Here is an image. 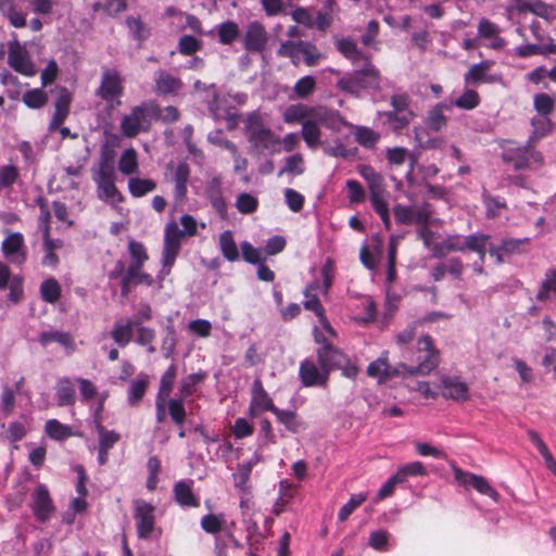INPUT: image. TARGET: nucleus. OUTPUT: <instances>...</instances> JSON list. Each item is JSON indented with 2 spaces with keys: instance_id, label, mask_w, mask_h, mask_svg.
<instances>
[{
  "instance_id": "1",
  "label": "nucleus",
  "mask_w": 556,
  "mask_h": 556,
  "mask_svg": "<svg viewBox=\"0 0 556 556\" xmlns=\"http://www.w3.org/2000/svg\"><path fill=\"white\" fill-rule=\"evenodd\" d=\"M282 117L287 124L302 122L301 137L312 150L320 144L321 127L332 131H340L344 126L354 127L345 122L339 112L325 106L308 108L304 104H292L285 110Z\"/></svg>"
},
{
  "instance_id": "2",
  "label": "nucleus",
  "mask_w": 556,
  "mask_h": 556,
  "mask_svg": "<svg viewBox=\"0 0 556 556\" xmlns=\"http://www.w3.org/2000/svg\"><path fill=\"white\" fill-rule=\"evenodd\" d=\"M388 354L387 351L382 352L380 357L367 366V376L376 379L379 384L387 382L389 379L402 372L426 376L439 365V352L435 350L433 341L428 334L421 336L417 341V366L401 364L399 367H392L389 363Z\"/></svg>"
},
{
  "instance_id": "3",
  "label": "nucleus",
  "mask_w": 556,
  "mask_h": 556,
  "mask_svg": "<svg viewBox=\"0 0 556 556\" xmlns=\"http://www.w3.org/2000/svg\"><path fill=\"white\" fill-rule=\"evenodd\" d=\"M344 354L331 344L320 346L316 358L307 357L300 364L299 378L306 388L325 387L330 372L342 365Z\"/></svg>"
},
{
  "instance_id": "4",
  "label": "nucleus",
  "mask_w": 556,
  "mask_h": 556,
  "mask_svg": "<svg viewBox=\"0 0 556 556\" xmlns=\"http://www.w3.org/2000/svg\"><path fill=\"white\" fill-rule=\"evenodd\" d=\"M180 225L182 230L178 228L176 222H169L164 229V247L162 252V268L159 274V279L163 280L169 275L176 257L180 251L181 239L184 235L194 236L197 233L198 223L193 216L185 214L180 217Z\"/></svg>"
},
{
  "instance_id": "5",
  "label": "nucleus",
  "mask_w": 556,
  "mask_h": 556,
  "mask_svg": "<svg viewBox=\"0 0 556 556\" xmlns=\"http://www.w3.org/2000/svg\"><path fill=\"white\" fill-rule=\"evenodd\" d=\"M244 134L250 143V152L253 154L274 155L281 151L280 137L265 125V122L257 111L247 115L244 121Z\"/></svg>"
},
{
  "instance_id": "6",
  "label": "nucleus",
  "mask_w": 556,
  "mask_h": 556,
  "mask_svg": "<svg viewBox=\"0 0 556 556\" xmlns=\"http://www.w3.org/2000/svg\"><path fill=\"white\" fill-rule=\"evenodd\" d=\"M159 114L157 105L153 101L142 102L131 109L130 113L121 121V131L125 137L134 138L147 131L152 119Z\"/></svg>"
},
{
  "instance_id": "7",
  "label": "nucleus",
  "mask_w": 556,
  "mask_h": 556,
  "mask_svg": "<svg viewBox=\"0 0 556 556\" xmlns=\"http://www.w3.org/2000/svg\"><path fill=\"white\" fill-rule=\"evenodd\" d=\"M338 86L346 92L359 96L367 89L377 90L380 88V73L375 65L367 62L364 68L342 77L338 81Z\"/></svg>"
},
{
  "instance_id": "8",
  "label": "nucleus",
  "mask_w": 556,
  "mask_h": 556,
  "mask_svg": "<svg viewBox=\"0 0 556 556\" xmlns=\"http://www.w3.org/2000/svg\"><path fill=\"white\" fill-rule=\"evenodd\" d=\"M394 219L399 225H425L429 224L432 216V208L428 202L419 204H395L393 206Z\"/></svg>"
},
{
  "instance_id": "9",
  "label": "nucleus",
  "mask_w": 556,
  "mask_h": 556,
  "mask_svg": "<svg viewBox=\"0 0 556 556\" xmlns=\"http://www.w3.org/2000/svg\"><path fill=\"white\" fill-rule=\"evenodd\" d=\"M504 160L513 164L516 170L540 167L543 164V155L533 148V143L528 141L526 146L518 147L505 152Z\"/></svg>"
},
{
  "instance_id": "10",
  "label": "nucleus",
  "mask_w": 556,
  "mask_h": 556,
  "mask_svg": "<svg viewBox=\"0 0 556 556\" xmlns=\"http://www.w3.org/2000/svg\"><path fill=\"white\" fill-rule=\"evenodd\" d=\"M123 91V80L119 73L115 70L103 71L100 85L96 90V96L113 105L114 103H121L119 98Z\"/></svg>"
},
{
  "instance_id": "11",
  "label": "nucleus",
  "mask_w": 556,
  "mask_h": 556,
  "mask_svg": "<svg viewBox=\"0 0 556 556\" xmlns=\"http://www.w3.org/2000/svg\"><path fill=\"white\" fill-rule=\"evenodd\" d=\"M8 63L15 72L31 77L37 71L25 45L14 40L9 43Z\"/></svg>"
},
{
  "instance_id": "12",
  "label": "nucleus",
  "mask_w": 556,
  "mask_h": 556,
  "mask_svg": "<svg viewBox=\"0 0 556 556\" xmlns=\"http://www.w3.org/2000/svg\"><path fill=\"white\" fill-rule=\"evenodd\" d=\"M264 410L271 412L275 415L278 407L275 406L271 397L264 389L262 381L260 379H255L252 383L248 416L250 418H255Z\"/></svg>"
},
{
  "instance_id": "13",
  "label": "nucleus",
  "mask_w": 556,
  "mask_h": 556,
  "mask_svg": "<svg viewBox=\"0 0 556 556\" xmlns=\"http://www.w3.org/2000/svg\"><path fill=\"white\" fill-rule=\"evenodd\" d=\"M453 472L456 482L465 489L473 488L479 493L486 495L494 501L498 500V492L491 486L484 477L464 471L457 467L453 468Z\"/></svg>"
},
{
  "instance_id": "14",
  "label": "nucleus",
  "mask_w": 556,
  "mask_h": 556,
  "mask_svg": "<svg viewBox=\"0 0 556 556\" xmlns=\"http://www.w3.org/2000/svg\"><path fill=\"white\" fill-rule=\"evenodd\" d=\"M155 508L144 501L135 503L134 518L136 520L137 533L140 539H148L155 529Z\"/></svg>"
},
{
  "instance_id": "15",
  "label": "nucleus",
  "mask_w": 556,
  "mask_h": 556,
  "mask_svg": "<svg viewBox=\"0 0 556 556\" xmlns=\"http://www.w3.org/2000/svg\"><path fill=\"white\" fill-rule=\"evenodd\" d=\"M268 34L257 21L248 24L242 37L243 48L249 52L262 53L268 43Z\"/></svg>"
},
{
  "instance_id": "16",
  "label": "nucleus",
  "mask_w": 556,
  "mask_h": 556,
  "mask_svg": "<svg viewBox=\"0 0 556 556\" xmlns=\"http://www.w3.org/2000/svg\"><path fill=\"white\" fill-rule=\"evenodd\" d=\"M31 510L39 521H47L54 511V506L45 484H39L31 493Z\"/></svg>"
},
{
  "instance_id": "17",
  "label": "nucleus",
  "mask_w": 556,
  "mask_h": 556,
  "mask_svg": "<svg viewBox=\"0 0 556 556\" xmlns=\"http://www.w3.org/2000/svg\"><path fill=\"white\" fill-rule=\"evenodd\" d=\"M358 174L365 179L369 189L370 203L387 201V190L383 177L377 173L371 166L361 165Z\"/></svg>"
},
{
  "instance_id": "18",
  "label": "nucleus",
  "mask_w": 556,
  "mask_h": 556,
  "mask_svg": "<svg viewBox=\"0 0 556 556\" xmlns=\"http://www.w3.org/2000/svg\"><path fill=\"white\" fill-rule=\"evenodd\" d=\"M441 394L445 399L465 402L469 399L468 384L457 376H443L440 382Z\"/></svg>"
},
{
  "instance_id": "19",
  "label": "nucleus",
  "mask_w": 556,
  "mask_h": 556,
  "mask_svg": "<svg viewBox=\"0 0 556 556\" xmlns=\"http://www.w3.org/2000/svg\"><path fill=\"white\" fill-rule=\"evenodd\" d=\"M2 252L11 263L23 264L26 260V251L22 233H10L2 242Z\"/></svg>"
},
{
  "instance_id": "20",
  "label": "nucleus",
  "mask_w": 556,
  "mask_h": 556,
  "mask_svg": "<svg viewBox=\"0 0 556 556\" xmlns=\"http://www.w3.org/2000/svg\"><path fill=\"white\" fill-rule=\"evenodd\" d=\"M491 65L492 62L488 60L472 64L464 75L465 84L468 86H478L480 84H493L498 81V76L489 74Z\"/></svg>"
},
{
  "instance_id": "21",
  "label": "nucleus",
  "mask_w": 556,
  "mask_h": 556,
  "mask_svg": "<svg viewBox=\"0 0 556 556\" xmlns=\"http://www.w3.org/2000/svg\"><path fill=\"white\" fill-rule=\"evenodd\" d=\"M173 168L174 197L177 202H182L187 197L190 168L186 162H179Z\"/></svg>"
},
{
  "instance_id": "22",
  "label": "nucleus",
  "mask_w": 556,
  "mask_h": 556,
  "mask_svg": "<svg viewBox=\"0 0 556 556\" xmlns=\"http://www.w3.org/2000/svg\"><path fill=\"white\" fill-rule=\"evenodd\" d=\"M97 186L98 198L117 210L118 204L124 201L123 194L115 185V179H104L94 181Z\"/></svg>"
},
{
  "instance_id": "23",
  "label": "nucleus",
  "mask_w": 556,
  "mask_h": 556,
  "mask_svg": "<svg viewBox=\"0 0 556 556\" xmlns=\"http://www.w3.org/2000/svg\"><path fill=\"white\" fill-rule=\"evenodd\" d=\"M154 90L157 94L175 93L182 88L181 80L166 71L154 73Z\"/></svg>"
},
{
  "instance_id": "24",
  "label": "nucleus",
  "mask_w": 556,
  "mask_h": 556,
  "mask_svg": "<svg viewBox=\"0 0 556 556\" xmlns=\"http://www.w3.org/2000/svg\"><path fill=\"white\" fill-rule=\"evenodd\" d=\"M334 45L338 51L352 63L355 64L361 61L369 62V56L358 48L355 40L351 37L336 39Z\"/></svg>"
},
{
  "instance_id": "25",
  "label": "nucleus",
  "mask_w": 556,
  "mask_h": 556,
  "mask_svg": "<svg viewBox=\"0 0 556 556\" xmlns=\"http://www.w3.org/2000/svg\"><path fill=\"white\" fill-rule=\"evenodd\" d=\"M465 240L463 235H451L438 242L432 248L434 257H443L452 252H464Z\"/></svg>"
},
{
  "instance_id": "26",
  "label": "nucleus",
  "mask_w": 556,
  "mask_h": 556,
  "mask_svg": "<svg viewBox=\"0 0 556 556\" xmlns=\"http://www.w3.org/2000/svg\"><path fill=\"white\" fill-rule=\"evenodd\" d=\"M205 197L219 214L224 215L226 213V202L223 197L222 179L219 177H212L207 180Z\"/></svg>"
},
{
  "instance_id": "27",
  "label": "nucleus",
  "mask_w": 556,
  "mask_h": 556,
  "mask_svg": "<svg viewBox=\"0 0 556 556\" xmlns=\"http://www.w3.org/2000/svg\"><path fill=\"white\" fill-rule=\"evenodd\" d=\"M59 406H73L76 402L75 383L68 377H62L55 384Z\"/></svg>"
},
{
  "instance_id": "28",
  "label": "nucleus",
  "mask_w": 556,
  "mask_h": 556,
  "mask_svg": "<svg viewBox=\"0 0 556 556\" xmlns=\"http://www.w3.org/2000/svg\"><path fill=\"white\" fill-rule=\"evenodd\" d=\"M117 167L124 176L132 177L138 175L140 166L137 151L134 148L125 149L118 159Z\"/></svg>"
},
{
  "instance_id": "29",
  "label": "nucleus",
  "mask_w": 556,
  "mask_h": 556,
  "mask_svg": "<svg viewBox=\"0 0 556 556\" xmlns=\"http://www.w3.org/2000/svg\"><path fill=\"white\" fill-rule=\"evenodd\" d=\"M192 484H193V482L190 480L189 481L181 480V481H178L174 485L175 500L180 506H186V507L199 506V498L193 494Z\"/></svg>"
},
{
  "instance_id": "30",
  "label": "nucleus",
  "mask_w": 556,
  "mask_h": 556,
  "mask_svg": "<svg viewBox=\"0 0 556 556\" xmlns=\"http://www.w3.org/2000/svg\"><path fill=\"white\" fill-rule=\"evenodd\" d=\"M275 416L278 422L283 425L286 429L292 433H299L306 430L307 428L306 422L302 420L293 410L278 408V410L275 413Z\"/></svg>"
},
{
  "instance_id": "31",
  "label": "nucleus",
  "mask_w": 556,
  "mask_h": 556,
  "mask_svg": "<svg viewBox=\"0 0 556 556\" xmlns=\"http://www.w3.org/2000/svg\"><path fill=\"white\" fill-rule=\"evenodd\" d=\"M216 34L218 41L223 45H231L240 34L239 26L233 21H226L217 24L207 35Z\"/></svg>"
},
{
  "instance_id": "32",
  "label": "nucleus",
  "mask_w": 556,
  "mask_h": 556,
  "mask_svg": "<svg viewBox=\"0 0 556 556\" xmlns=\"http://www.w3.org/2000/svg\"><path fill=\"white\" fill-rule=\"evenodd\" d=\"M134 327L136 326L129 319L117 320L114 323L111 337L118 346L125 348L131 341Z\"/></svg>"
},
{
  "instance_id": "33",
  "label": "nucleus",
  "mask_w": 556,
  "mask_h": 556,
  "mask_svg": "<svg viewBox=\"0 0 556 556\" xmlns=\"http://www.w3.org/2000/svg\"><path fill=\"white\" fill-rule=\"evenodd\" d=\"M128 191L134 198H142L156 189V182L151 178L132 176L128 179Z\"/></svg>"
},
{
  "instance_id": "34",
  "label": "nucleus",
  "mask_w": 556,
  "mask_h": 556,
  "mask_svg": "<svg viewBox=\"0 0 556 556\" xmlns=\"http://www.w3.org/2000/svg\"><path fill=\"white\" fill-rule=\"evenodd\" d=\"M319 288V281L317 280L309 283L304 290L305 300L303 302L304 308L313 312L317 318L325 314V309L317 295Z\"/></svg>"
},
{
  "instance_id": "35",
  "label": "nucleus",
  "mask_w": 556,
  "mask_h": 556,
  "mask_svg": "<svg viewBox=\"0 0 556 556\" xmlns=\"http://www.w3.org/2000/svg\"><path fill=\"white\" fill-rule=\"evenodd\" d=\"M149 384V378L146 374H139L136 379L129 382L127 391V402L130 406H136L143 397Z\"/></svg>"
},
{
  "instance_id": "36",
  "label": "nucleus",
  "mask_w": 556,
  "mask_h": 556,
  "mask_svg": "<svg viewBox=\"0 0 556 556\" xmlns=\"http://www.w3.org/2000/svg\"><path fill=\"white\" fill-rule=\"evenodd\" d=\"M451 109L452 104H448L445 101L438 103L428 113L427 126L434 131H439L444 128L447 123L444 111H450Z\"/></svg>"
},
{
  "instance_id": "37",
  "label": "nucleus",
  "mask_w": 556,
  "mask_h": 556,
  "mask_svg": "<svg viewBox=\"0 0 556 556\" xmlns=\"http://www.w3.org/2000/svg\"><path fill=\"white\" fill-rule=\"evenodd\" d=\"M220 253L228 262H236L239 260V251L237 243L233 239L232 231L225 230L220 233L218 240Z\"/></svg>"
},
{
  "instance_id": "38",
  "label": "nucleus",
  "mask_w": 556,
  "mask_h": 556,
  "mask_svg": "<svg viewBox=\"0 0 556 556\" xmlns=\"http://www.w3.org/2000/svg\"><path fill=\"white\" fill-rule=\"evenodd\" d=\"M305 172L304 157L301 153H294L285 159L283 166L279 169L278 176L293 175L299 176Z\"/></svg>"
},
{
  "instance_id": "39",
  "label": "nucleus",
  "mask_w": 556,
  "mask_h": 556,
  "mask_svg": "<svg viewBox=\"0 0 556 556\" xmlns=\"http://www.w3.org/2000/svg\"><path fill=\"white\" fill-rule=\"evenodd\" d=\"M201 528L208 534H216L226 528L224 514H207L201 518Z\"/></svg>"
},
{
  "instance_id": "40",
  "label": "nucleus",
  "mask_w": 556,
  "mask_h": 556,
  "mask_svg": "<svg viewBox=\"0 0 556 556\" xmlns=\"http://www.w3.org/2000/svg\"><path fill=\"white\" fill-rule=\"evenodd\" d=\"M39 341L42 345H48L51 342H58L68 350H74V340L72 336L63 331H46L40 334Z\"/></svg>"
},
{
  "instance_id": "41",
  "label": "nucleus",
  "mask_w": 556,
  "mask_h": 556,
  "mask_svg": "<svg viewBox=\"0 0 556 556\" xmlns=\"http://www.w3.org/2000/svg\"><path fill=\"white\" fill-rule=\"evenodd\" d=\"M115 178V169L112 161L108 155L102 154L98 165L92 168L93 181Z\"/></svg>"
},
{
  "instance_id": "42",
  "label": "nucleus",
  "mask_w": 556,
  "mask_h": 556,
  "mask_svg": "<svg viewBox=\"0 0 556 556\" xmlns=\"http://www.w3.org/2000/svg\"><path fill=\"white\" fill-rule=\"evenodd\" d=\"M299 55H302L307 66H315L323 59L318 48L309 41L299 40Z\"/></svg>"
},
{
  "instance_id": "43",
  "label": "nucleus",
  "mask_w": 556,
  "mask_h": 556,
  "mask_svg": "<svg viewBox=\"0 0 556 556\" xmlns=\"http://www.w3.org/2000/svg\"><path fill=\"white\" fill-rule=\"evenodd\" d=\"M318 320H319V326L314 327L313 333H314L315 341L317 343L321 344V346H323V345L329 344L328 340L330 338L336 337V331L332 328V326L330 325V323L327 319L325 314L321 315L320 317H318Z\"/></svg>"
},
{
  "instance_id": "44",
  "label": "nucleus",
  "mask_w": 556,
  "mask_h": 556,
  "mask_svg": "<svg viewBox=\"0 0 556 556\" xmlns=\"http://www.w3.org/2000/svg\"><path fill=\"white\" fill-rule=\"evenodd\" d=\"M126 285H146L148 287L153 285L151 275L142 270V266L130 265L126 270Z\"/></svg>"
},
{
  "instance_id": "45",
  "label": "nucleus",
  "mask_w": 556,
  "mask_h": 556,
  "mask_svg": "<svg viewBox=\"0 0 556 556\" xmlns=\"http://www.w3.org/2000/svg\"><path fill=\"white\" fill-rule=\"evenodd\" d=\"M453 106L462 110H473L480 104V97L477 91L466 88L464 92L453 102H450Z\"/></svg>"
},
{
  "instance_id": "46",
  "label": "nucleus",
  "mask_w": 556,
  "mask_h": 556,
  "mask_svg": "<svg viewBox=\"0 0 556 556\" xmlns=\"http://www.w3.org/2000/svg\"><path fill=\"white\" fill-rule=\"evenodd\" d=\"M40 295L47 303H55L61 296V287L56 279L49 278L40 285Z\"/></svg>"
},
{
  "instance_id": "47",
  "label": "nucleus",
  "mask_w": 556,
  "mask_h": 556,
  "mask_svg": "<svg viewBox=\"0 0 556 556\" xmlns=\"http://www.w3.org/2000/svg\"><path fill=\"white\" fill-rule=\"evenodd\" d=\"M96 430L99 437V447L110 451L115 443H117L121 439V434L114 430L105 429L101 422L96 424Z\"/></svg>"
},
{
  "instance_id": "48",
  "label": "nucleus",
  "mask_w": 556,
  "mask_h": 556,
  "mask_svg": "<svg viewBox=\"0 0 556 556\" xmlns=\"http://www.w3.org/2000/svg\"><path fill=\"white\" fill-rule=\"evenodd\" d=\"M367 496L368 494L366 492L352 494L348 503L344 504L339 510L338 519L341 522L345 521L353 514V511L367 500Z\"/></svg>"
},
{
  "instance_id": "49",
  "label": "nucleus",
  "mask_w": 556,
  "mask_h": 556,
  "mask_svg": "<svg viewBox=\"0 0 556 556\" xmlns=\"http://www.w3.org/2000/svg\"><path fill=\"white\" fill-rule=\"evenodd\" d=\"M176 374V366L170 365L161 378L156 397L168 400L174 386Z\"/></svg>"
},
{
  "instance_id": "50",
  "label": "nucleus",
  "mask_w": 556,
  "mask_h": 556,
  "mask_svg": "<svg viewBox=\"0 0 556 556\" xmlns=\"http://www.w3.org/2000/svg\"><path fill=\"white\" fill-rule=\"evenodd\" d=\"M395 475L403 483L409 477L426 476L427 470L425 469L424 465L420 462H412L399 467Z\"/></svg>"
},
{
  "instance_id": "51",
  "label": "nucleus",
  "mask_w": 556,
  "mask_h": 556,
  "mask_svg": "<svg viewBox=\"0 0 556 556\" xmlns=\"http://www.w3.org/2000/svg\"><path fill=\"white\" fill-rule=\"evenodd\" d=\"M46 433L53 440H64L72 435L71 428L56 419H49L45 426Z\"/></svg>"
},
{
  "instance_id": "52",
  "label": "nucleus",
  "mask_w": 556,
  "mask_h": 556,
  "mask_svg": "<svg viewBox=\"0 0 556 556\" xmlns=\"http://www.w3.org/2000/svg\"><path fill=\"white\" fill-rule=\"evenodd\" d=\"M1 14L8 20L9 24L15 28H23L27 24L26 13L20 9L15 2Z\"/></svg>"
},
{
  "instance_id": "53",
  "label": "nucleus",
  "mask_w": 556,
  "mask_h": 556,
  "mask_svg": "<svg viewBox=\"0 0 556 556\" xmlns=\"http://www.w3.org/2000/svg\"><path fill=\"white\" fill-rule=\"evenodd\" d=\"M355 139L361 146L372 148L378 142L379 135L368 127L356 126Z\"/></svg>"
},
{
  "instance_id": "54",
  "label": "nucleus",
  "mask_w": 556,
  "mask_h": 556,
  "mask_svg": "<svg viewBox=\"0 0 556 556\" xmlns=\"http://www.w3.org/2000/svg\"><path fill=\"white\" fill-rule=\"evenodd\" d=\"M236 207L242 214H251L258 207V200L250 193H239L236 200Z\"/></svg>"
},
{
  "instance_id": "55",
  "label": "nucleus",
  "mask_w": 556,
  "mask_h": 556,
  "mask_svg": "<svg viewBox=\"0 0 556 556\" xmlns=\"http://www.w3.org/2000/svg\"><path fill=\"white\" fill-rule=\"evenodd\" d=\"M489 239H490L489 235L480 233V232L464 236L465 251L470 250L473 252H481L482 249H486Z\"/></svg>"
},
{
  "instance_id": "56",
  "label": "nucleus",
  "mask_w": 556,
  "mask_h": 556,
  "mask_svg": "<svg viewBox=\"0 0 556 556\" xmlns=\"http://www.w3.org/2000/svg\"><path fill=\"white\" fill-rule=\"evenodd\" d=\"M48 101L47 93L39 88L26 91L23 96V102L30 109H39Z\"/></svg>"
},
{
  "instance_id": "57",
  "label": "nucleus",
  "mask_w": 556,
  "mask_h": 556,
  "mask_svg": "<svg viewBox=\"0 0 556 556\" xmlns=\"http://www.w3.org/2000/svg\"><path fill=\"white\" fill-rule=\"evenodd\" d=\"M391 534L386 530H376L370 532L368 538V545L376 551L384 552L389 547V540Z\"/></svg>"
},
{
  "instance_id": "58",
  "label": "nucleus",
  "mask_w": 556,
  "mask_h": 556,
  "mask_svg": "<svg viewBox=\"0 0 556 556\" xmlns=\"http://www.w3.org/2000/svg\"><path fill=\"white\" fill-rule=\"evenodd\" d=\"M204 379L203 374H191L188 377H186L181 382L179 387V395L182 399H188L191 396L194 391L195 387Z\"/></svg>"
},
{
  "instance_id": "59",
  "label": "nucleus",
  "mask_w": 556,
  "mask_h": 556,
  "mask_svg": "<svg viewBox=\"0 0 556 556\" xmlns=\"http://www.w3.org/2000/svg\"><path fill=\"white\" fill-rule=\"evenodd\" d=\"M181 396L178 399H169L167 401V408L172 419L177 425H182L186 419V410L184 406V401Z\"/></svg>"
},
{
  "instance_id": "60",
  "label": "nucleus",
  "mask_w": 556,
  "mask_h": 556,
  "mask_svg": "<svg viewBox=\"0 0 556 556\" xmlns=\"http://www.w3.org/2000/svg\"><path fill=\"white\" fill-rule=\"evenodd\" d=\"M556 293V270H548L545 279L542 282V288L538 293V299L541 301L548 300L552 294Z\"/></svg>"
},
{
  "instance_id": "61",
  "label": "nucleus",
  "mask_w": 556,
  "mask_h": 556,
  "mask_svg": "<svg viewBox=\"0 0 556 556\" xmlns=\"http://www.w3.org/2000/svg\"><path fill=\"white\" fill-rule=\"evenodd\" d=\"M128 251L132 260L131 265L143 266L144 262L149 258L147 250L141 242L130 240L128 243Z\"/></svg>"
},
{
  "instance_id": "62",
  "label": "nucleus",
  "mask_w": 556,
  "mask_h": 556,
  "mask_svg": "<svg viewBox=\"0 0 556 556\" xmlns=\"http://www.w3.org/2000/svg\"><path fill=\"white\" fill-rule=\"evenodd\" d=\"M231 431L237 440H241L253 434L254 426L245 418L239 417L235 420Z\"/></svg>"
},
{
  "instance_id": "63",
  "label": "nucleus",
  "mask_w": 556,
  "mask_h": 556,
  "mask_svg": "<svg viewBox=\"0 0 556 556\" xmlns=\"http://www.w3.org/2000/svg\"><path fill=\"white\" fill-rule=\"evenodd\" d=\"M316 80L313 76L301 77L294 85L293 91L299 98L308 97L315 89Z\"/></svg>"
},
{
  "instance_id": "64",
  "label": "nucleus",
  "mask_w": 556,
  "mask_h": 556,
  "mask_svg": "<svg viewBox=\"0 0 556 556\" xmlns=\"http://www.w3.org/2000/svg\"><path fill=\"white\" fill-rule=\"evenodd\" d=\"M283 194L286 204L292 212L298 213L303 208L305 199L299 191L287 188Z\"/></svg>"
}]
</instances>
